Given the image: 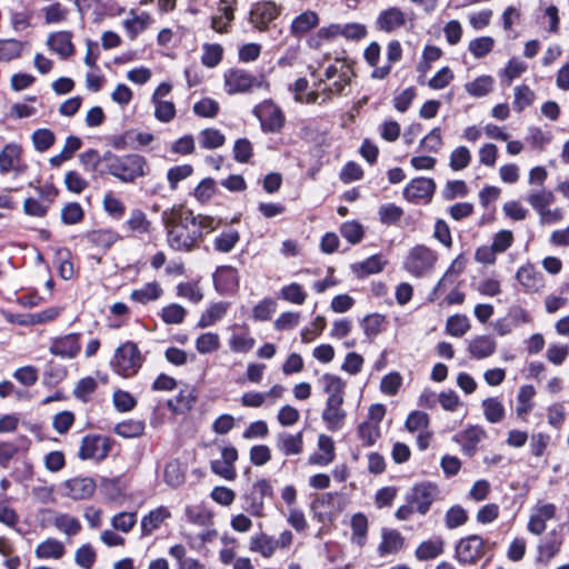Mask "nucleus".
Returning a JSON list of instances; mask_svg holds the SVG:
<instances>
[{"label": "nucleus", "instance_id": "nucleus-11", "mask_svg": "<svg viewBox=\"0 0 569 569\" xmlns=\"http://www.w3.org/2000/svg\"><path fill=\"white\" fill-rule=\"evenodd\" d=\"M281 8L273 1H261L252 6L249 13L250 23L263 30L267 26L280 14Z\"/></svg>", "mask_w": 569, "mask_h": 569}, {"label": "nucleus", "instance_id": "nucleus-49", "mask_svg": "<svg viewBox=\"0 0 569 569\" xmlns=\"http://www.w3.org/2000/svg\"><path fill=\"white\" fill-rule=\"evenodd\" d=\"M240 234L237 230L230 229L221 232L213 241L214 249L219 252H230L239 242Z\"/></svg>", "mask_w": 569, "mask_h": 569}, {"label": "nucleus", "instance_id": "nucleus-31", "mask_svg": "<svg viewBox=\"0 0 569 569\" xmlns=\"http://www.w3.org/2000/svg\"><path fill=\"white\" fill-rule=\"evenodd\" d=\"M171 517L170 511L167 507H158L151 510L147 516H144L141 520V531L142 536H148L154 530H157L164 520Z\"/></svg>", "mask_w": 569, "mask_h": 569}, {"label": "nucleus", "instance_id": "nucleus-60", "mask_svg": "<svg viewBox=\"0 0 569 569\" xmlns=\"http://www.w3.org/2000/svg\"><path fill=\"white\" fill-rule=\"evenodd\" d=\"M280 298L293 305H303L307 293L299 283L292 282L281 288Z\"/></svg>", "mask_w": 569, "mask_h": 569}, {"label": "nucleus", "instance_id": "nucleus-40", "mask_svg": "<svg viewBox=\"0 0 569 569\" xmlns=\"http://www.w3.org/2000/svg\"><path fill=\"white\" fill-rule=\"evenodd\" d=\"M483 415L490 423H499L503 420L506 409L498 398H487L482 401Z\"/></svg>", "mask_w": 569, "mask_h": 569}, {"label": "nucleus", "instance_id": "nucleus-63", "mask_svg": "<svg viewBox=\"0 0 569 569\" xmlns=\"http://www.w3.org/2000/svg\"><path fill=\"white\" fill-rule=\"evenodd\" d=\"M83 217V209L78 202H68L61 209V221L64 224H77L82 221Z\"/></svg>", "mask_w": 569, "mask_h": 569}, {"label": "nucleus", "instance_id": "nucleus-42", "mask_svg": "<svg viewBox=\"0 0 569 569\" xmlns=\"http://www.w3.org/2000/svg\"><path fill=\"white\" fill-rule=\"evenodd\" d=\"M442 551L443 540L441 538H436L421 542L416 550V557L422 561L429 560L438 557Z\"/></svg>", "mask_w": 569, "mask_h": 569}, {"label": "nucleus", "instance_id": "nucleus-8", "mask_svg": "<svg viewBox=\"0 0 569 569\" xmlns=\"http://www.w3.org/2000/svg\"><path fill=\"white\" fill-rule=\"evenodd\" d=\"M486 553V541L477 535L461 539L456 547V555L460 562L473 563Z\"/></svg>", "mask_w": 569, "mask_h": 569}, {"label": "nucleus", "instance_id": "nucleus-12", "mask_svg": "<svg viewBox=\"0 0 569 569\" xmlns=\"http://www.w3.org/2000/svg\"><path fill=\"white\" fill-rule=\"evenodd\" d=\"M438 495V488L431 483H420L412 488L407 496V501L416 507L421 515L427 513Z\"/></svg>", "mask_w": 569, "mask_h": 569}, {"label": "nucleus", "instance_id": "nucleus-54", "mask_svg": "<svg viewBox=\"0 0 569 569\" xmlns=\"http://www.w3.org/2000/svg\"><path fill=\"white\" fill-rule=\"evenodd\" d=\"M495 47V39L491 37H479L476 39H472L468 43V50L471 52V54L477 58H483L487 54H489Z\"/></svg>", "mask_w": 569, "mask_h": 569}, {"label": "nucleus", "instance_id": "nucleus-46", "mask_svg": "<svg viewBox=\"0 0 569 569\" xmlns=\"http://www.w3.org/2000/svg\"><path fill=\"white\" fill-rule=\"evenodd\" d=\"M129 230L140 234L148 233L151 229V221L148 220L146 213L140 209L130 212V217L126 222Z\"/></svg>", "mask_w": 569, "mask_h": 569}, {"label": "nucleus", "instance_id": "nucleus-5", "mask_svg": "<svg viewBox=\"0 0 569 569\" xmlns=\"http://www.w3.org/2000/svg\"><path fill=\"white\" fill-rule=\"evenodd\" d=\"M293 535L289 530L282 531L278 538L260 533L250 539V550L260 553L264 558H270L277 549H287L291 546Z\"/></svg>", "mask_w": 569, "mask_h": 569}, {"label": "nucleus", "instance_id": "nucleus-47", "mask_svg": "<svg viewBox=\"0 0 569 569\" xmlns=\"http://www.w3.org/2000/svg\"><path fill=\"white\" fill-rule=\"evenodd\" d=\"M199 143L203 149H217L221 146H223L226 138L218 130L213 128H208L202 130L199 136Z\"/></svg>", "mask_w": 569, "mask_h": 569}, {"label": "nucleus", "instance_id": "nucleus-26", "mask_svg": "<svg viewBox=\"0 0 569 569\" xmlns=\"http://www.w3.org/2000/svg\"><path fill=\"white\" fill-rule=\"evenodd\" d=\"M214 284L221 292H232L238 287V272L233 267H219L213 276Z\"/></svg>", "mask_w": 569, "mask_h": 569}, {"label": "nucleus", "instance_id": "nucleus-37", "mask_svg": "<svg viewBox=\"0 0 569 569\" xmlns=\"http://www.w3.org/2000/svg\"><path fill=\"white\" fill-rule=\"evenodd\" d=\"M162 295V289L157 282H148L139 289L131 291V300L139 303H148L150 301L158 300Z\"/></svg>", "mask_w": 569, "mask_h": 569}, {"label": "nucleus", "instance_id": "nucleus-10", "mask_svg": "<svg viewBox=\"0 0 569 569\" xmlns=\"http://www.w3.org/2000/svg\"><path fill=\"white\" fill-rule=\"evenodd\" d=\"M96 487V481L90 477H74L66 480L61 489L63 496L72 500H84L93 495Z\"/></svg>", "mask_w": 569, "mask_h": 569}, {"label": "nucleus", "instance_id": "nucleus-6", "mask_svg": "<svg viewBox=\"0 0 569 569\" xmlns=\"http://www.w3.org/2000/svg\"><path fill=\"white\" fill-rule=\"evenodd\" d=\"M23 149L19 143L9 142L0 151V174L12 173L14 177L23 174L28 166L22 157Z\"/></svg>", "mask_w": 569, "mask_h": 569}, {"label": "nucleus", "instance_id": "nucleus-15", "mask_svg": "<svg viewBox=\"0 0 569 569\" xmlns=\"http://www.w3.org/2000/svg\"><path fill=\"white\" fill-rule=\"evenodd\" d=\"M557 507L553 503H538L532 508L528 530L536 536L541 535L547 528V521L556 517Z\"/></svg>", "mask_w": 569, "mask_h": 569}, {"label": "nucleus", "instance_id": "nucleus-50", "mask_svg": "<svg viewBox=\"0 0 569 569\" xmlns=\"http://www.w3.org/2000/svg\"><path fill=\"white\" fill-rule=\"evenodd\" d=\"M446 329L450 336L460 338L470 329L469 319L465 315L451 316L447 319Z\"/></svg>", "mask_w": 569, "mask_h": 569}, {"label": "nucleus", "instance_id": "nucleus-9", "mask_svg": "<svg viewBox=\"0 0 569 569\" xmlns=\"http://www.w3.org/2000/svg\"><path fill=\"white\" fill-rule=\"evenodd\" d=\"M261 122L263 131L277 132L284 123V116L281 109L272 101H264L254 110Z\"/></svg>", "mask_w": 569, "mask_h": 569}, {"label": "nucleus", "instance_id": "nucleus-7", "mask_svg": "<svg viewBox=\"0 0 569 569\" xmlns=\"http://www.w3.org/2000/svg\"><path fill=\"white\" fill-rule=\"evenodd\" d=\"M262 84V80L242 69H230L224 73V91L228 94L246 93Z\"/></svg>", "mask_w": 569, "mask_h": 569}, {"label": "nucleus", "instance_id": "nucleus-56", "mask_svg": "<svg viewBox=\"0 0 569 569\" xmlns=\"http://www.w3.org/2000/svg\"><path fill=\"white\" fill-rule=\"evenodd\" d=\"M358 437L365 447L375 445L380 438L379 426L368 421L361 422L358 427Z\"/></svg>", "mask_w": 569, "mask_h": 569}, {"label": "nucleus", "instance_id": "nucleus-39", "mask_svg": "<svg viewBox=\"0 0 569 569\" xmlns=\"http://www.w3.org/2000/svg\"><path fill=\"white\" fill-rule=\"evenodd\" d=\"M81 144L82 142L78 137H68L62 150L49 159L50 164L52 167H60L64 161L72 158L73 153L81 148Z\"/></svg>", "mask_w": 569, "mask_h": 569}, {"label": "nucleus", "instance_id": "nucleus-59", "mask_svg": "<svg viewBox=\"0 0 569 569\" xmlns=\"http://www.w3.org/2000/svg\"><path fill=\"white\" fill-rule=\"evenodd\" d=\"M535 92L526 84L515 88L513 108L517 112L523 111L535 101Z\"/></svg>", "mask_w": 569, "mask_h": 569}, {"label": "nucleus", "instance_id": "nucleus-19", "mask_svg": "<svg viewBox=\"0 0 569 569\" xmlns=\"http://www.w3.org/2000/svg\"><path fill=\"white\" fill-rule=\"evenodd\" d=\"M466 268V259L462 256H458L450 264L448 270L437 282L436 287L429 295L428 300L435 301L438 297V292L445 290L448 286H451L456 279L462 273Z\"/></svg>", "mask_w": 569, "mask_h": 569}, {"label": "nucleus", "instance_id": "nucleus-32", "mask_svg": "<svg viewBox=\"0 0 569 569\" xmlns=\"http://www.w3.org/2000/svg\"><path fill=\"white\" fill-rule=\"evenodd\" d=\"M252 495H259V498H253L249 512L256 517H262L263 515V498L272 496V487L266 479H260L253 485Z\"/></svg>", "mask_w": 569, "mask_h": 569}, {"label": "nucleus", "instance_id": "nucleus-28", "mask_svg": "<svg viewBox=\"0 0 569 569\" xmlns=\"http://www.w3.org/2000/svg\"><path fill=\"white\" fill-rule=\"evenodd\" d=\"M66 553L64 545L54 538H48L40 542L34 550V555L38 559H53L59 560Z\"/></svg>", "mask_w": 569, "mask_h": 569}, {"label": "nucleus", "instance_id": "nucleus-52", "mask_svg": "<svg viewBox=\"0 0 569 569\" xmlns=\"http://www.w3.org/2000/svg\"><path fill=\"white\" fill-rule=\"evenodd\" d=\"M471 161V152L465 146H459L455 148L449 157V167L453 171H460L466 169Z\"/></svg>", "mask_w": 569, "mask_h": 569}, {"label": "nucleus", "instance_id": "nucleus-58", "mask_svg": "<svg viewBox=\"0 0 569 569\" xmlns=\"http://www.w3.org/2000/svg\"><path fill=\"white\" fill-rule=\"evenodd\" d=\"M144 431V423L140 420H127L114 427V432L122 438L139 437Z\"/></svg>", "mask_w": 569, "mask_h": 569}, {"label": "nucleus", "instance_id": "nucleus-24", "mask_svg": "<svg viewBox=\"0 0 569 569\" xmlns=\"http://www.w3.org/2000/svg\"><path fill=\"white\" fill-rule=\"evenodd\" d=\"M403 542L405 539L398 530L385 528L381 531V542L378 547V552L381 557L397 553L402 549Z\"/></svg>", "mask_w": 569, "mask_h": 569}, {"label": "nucleus", "instance_id": "nucleus-55", "mask_svg": "<svg viewBox=\"0 0 569 569\" xmlns=\"http://www.w3.org/2000/svg\"><path fill=\"white\" fill-rule=\"evenodd\" d=\"M203 53L201 57V62L203 66L208 68L217 67L222 60L223 48L218 43H206L202 47Z\"/></svg>", "mask_w": 569, "mask_h": 569}, {"label": "nucleus", "instance_id": "nucleus-36", "mask_svg": "<svg viewBox=\"0 0 569 569\" xmlns=\"http://www.w3.org/2000/svg\"><path fill=\"white\" fill-rule=\"evenodd\" d=\"M254 343L256 340L248 330L233 332L228 340L229 348L234 353H246L253 349Z\"/></svg>", "mask_w": 569, "mask_h": 569}, {"label": "nucleus", "instance_id": "nucleus-38", "mask_svg": "<svg viewBox=\"0 0 569 569\" xmlns=\"http://www.w3.org/2000/svg\"><path fill=\"white\" fill-rule=\"evenodd\" d=\"M495 80L491 76H480L465 84L466 91L476 98L488 96L493 89Z\"/></svg>", "mask_w": 569, "mask_h": 569}, {"label": "nucleus", "instance_id": "nucleus-18", "mask_svg": "<svg viewBox=\"0 0 569 569\" xmlns=\"http://www.w3.org/2000/svg\"><path fill=\"white\" fill-rule=\"evenodd\" d=\"M47 46L62 60L70 58L74 53L72 33L70 31H58L50 33L47 39Z\"/></svg>", "mask_w": 569, "mask_h": 569}, {"label": "nucleus", "instance_id": "nucleus-25", "mask_svg": "<svg viewBox=\"0 0 569 569\" xmlns=\"http://www.w3.org/2000/svg\"><path fill=\"white\" fill-rule=\"evenodd\" d=\"M406 21L405 12L397 7H391L382 11L378 17L379 28L387 32H392L403 27Z\"/></svg>", "mask_w": 569, "mask_h": 569}, {"label": "nucleus", "instance_id": "nucleus-22", "mask_svg": "<svg viewBox=\"0 0 569 569\" xmlns=\"http://www.w3.org/2000/svg\"><path fill=\"white\" fill-rule=\"evenodd\" d=\"M79 335L70 333L59 339H56L51 347V353L62 358H73L80 351Z\"/></svg>", "mask_w": 569, "mask_h": 569}, {"label": "nucleus", "instance_id": "nucleus-33", "mask_svg": "<svg viewBox=\"0 0 569 569\" xmlns=\"http://www.w3.org/2000/svg\"><path fill=\"white\" fill-rule=\"evenodd\" d=\"M555 199L553 192L545 187L531 190L526 196V201L537 213L553 203Z\"/></svg>", "mask_w": 569, "mask_h": 569}, {"label": "nucleus", "instance_id": "nucleus-44", "mask_svg": "<svg viewBox=\"0 0 569 569\" xmlns=\"http://www.w3.org/2000/svg\"><path fill=\"white\" fill-rule=\"evenodd\" d=\"M352 537L356 545L362 547L366 543L368 532V519L363 513H355L351 518Z\"/></svg>", "mask_w": 569, "mask_h": 569}, {"label": "nucleus", "instance_id": "nucleus-1", "mask_svg": "<svg viewBox=\"0 0 569 569\" xmlns=\"http://www.w3.org/2000/svg\"><path fill=\"white\" fill-rule=\"evenodd\" d=\"M167 243L176 251L189 252L199 247L204 234L214 231L220 221L211 216L194 214L183 206H173L161 213Z\"/></svg>", "mask_w": 569, "mask_h": 569}, {"label": "nucleus", "instance_id": "nucleus-41", "mask_svg": "<svg viewBox=\"0 0 569 569\" xmlns=\"http://www.w3.org/2000/svg\"><path fill=\"white\" fill-rule=\"evenodd\" d=\"M229 305L226 302H218L210 306L198 321L199 328H207L213 326L217 321L221 320L227 313Z\"/></svg>", "mask_w": 569, "mask_h": 569}, {"label": "nucleus", "instance_id": "nucleus-61", "mask_svg": "<svg viewBox=\"0 0 569 569\" xmlns=\"http://www.w3.org/2000/svg\"><path fill=\"white\" fill-rule=\"evenodd\" d=\"M220 347V338L217 333L206 332L196 340V349L199 353L206 355L218 350Z\"/></svg>", "mask_w": 569, "mask_h": 569}, {"label": "nucleus", "instance_id": "nucleus-14", "mask_svg": "<svg viewBox=\"0 0 569 569\" xmlns=\"http://www.w3.org/2000/svg\"><path fill=\"white\" fill-rule=\"evenodd\" d=\"M109 449L104 438L99 436H86L81 440L78 457L81 460H102L108 456Z\"/></svg>", "mask_w": 569, "mask_h": 569}, {"label": "nucleus", "instance_id": "nucleus-27", "mask_svg": "<svg viewBox=\"0 0 569 569\" xmlns=\"http://www.w3.org/2000/svg\"><path fill=\"white\" fill-rule=\"evenodd\" d=\"M401 57L402 49L400 42L398 40L390 41L387 47L388 63L382 67L373 69V71L371 72V78L378 80L387 78L391 72L392 63L400 61Z\"/></svg>", "mask_w": 569, "mask_h": 569}, {"label": "nucleus", "instance_id": "nucleus-30", "mask_svg": "<svg viewBox=\"0 0 569 569\" xmlns=\"http://www.w3.org/2000/svg\"><path fill=\"white\" fill-rule=\"evenodd\" d=\"M536 389L531 385L521 386L517 395L516 415L519 419L526 420L533 409V397Z\"/></svg>", "mask_w": 569, "mask_h": 569}, {"label": "nucleus", "instance_id": "nucleus-17", "mask_svg": "<svg viewBox=\"0 0 569 569\" xmlns=\"http://www.w3.org/2000/svg\"><path fill=\"white\" fill-rule=\"evenodd\" d=\"M517 281L527 292H539L545 286V277L532 264H526L518 269L516 273Z\"/></svg>", "mask_w": 569, "mask_h": 569}, {"label": "nucleus", "instance_id": "nucleus-20", "mask_svg": "<svg viewBox=\"0 0 569 569\" xmlns=\"http://www.w3.org/2000/svg\"><path fill=\"white\" fill-rule=\"evenodd\" d=\"M319 381L327 395L326 401H345L347 382L342 378L333 373H323Z\"/></svg>", "mask_w": 569, "mask_h": 569}, {"label": "nucleus", "instance_id": "nucleus-3", "mask_svg": "<svg viewBox=\"0 0 569 569\" xmlns=\"http://www.w3.org/2000/svg\"><path fill=\"white\" fill-rule=\"evenodd\" d=\"M438 261L437 253L427 246L417 244L406 254L402 267L415 278L429 276Z\"/></svg>", "mask_w": 569, "mask_h": 569}, {"label": "nucleus", "instance_id": "nucleus-51", "mask_svg": "<svg viewBox=\"0 0 569 569\" xmlns=\"http://www.w3.org/2000/svg\"><path fill=\"white\" fill-rule=\"evenodd\" d=\"M154 107V118L162 122L169 123L176 117V106L170 100H153L151 101Z\"/></svg>", "mask_w": 569, "mask_h": 569}, {"label": "nucleus", "instance_id": "nucleus-64", "mask_svg": "<svg viewBox=\"0 0 569 569\" xmlns=\"http://www.w3.org/2000/svg\"><path fill=\"white\" fill-rule=\"evenodd\" d=\"M385 323V317L379 313L368 315L363 318L361 327L365 335L372 339L377 337L382 329Z\"/></svg>", "mask_w": 569, "mask_h": 569}, {"label": "nucleus", "instance_id": "nucleus-29", "mask_svg": "<svg viewBox=\"0 0 569 569\" xmlns=\"http://www.w3.org/2000/svg\"><path fill=\"white\" fill-rule=\"evenodd\" d=\"M319 24V17L315 11L307 10L297 16L290 26V32L295 37H301Z\"/></svg>", "mask_w": 569, "mask_h": 569}, {"label": "nucleus", "instance_id": "nucleus-2", "mask_svg": "<svg viewBox=\"0 0 569 569\" xmlns=\"http://www.w3.org/2000/svg\"><path fill=\"white\" fill-rule=\"evenodd\" d=\"M109 174L121 182L131 183L146 174L147 160L137 153L118 156L106 152L102 158Z\"/></svg>", "mask_w": 569, "mask_h": 569}, {"label": "nucleus", "instance_id": "nucleus-34", "mask_svg": "<svg viewBox=\"0 0 569 569\" xmlns=\"http://www.w3.org/2000/svg\"><path fill=\"white\" fill-rule=\"evenodd\" d=\"M387 261L380 254H375L366 259L365 261L355 263L352 270L359 277H366L373 273H379L383 270Z\"/></svg>", "mask_w": 569, "mask_h": 569}, {"label": "nucleus", "instance_id": "nucleus-16", "mask_svg": "<svg viewBox=\"0 0 569 569\" xmlns=\"http://www.w3.org/2000/svg\"><path fill=\"white\" fill-rule=\"evenodd\" d=\"M343 403L345 401H326L321 418L329 431L336 432L343 428L347 418Z\"/></svg>", "mask_w": 569, "mask_h": 569}, {"label": "nucleus", "instance_id": "nucleus-13", "mask_svg": "<svg viewBox=\"0 0 569 569\" xmlns=\"http://www.w3.org/2000/svg\"><path fill=\"white\" fill-rule=\"evenodd\" d=\"M436 183L431 178H415L403 190V196L408 201L421 202L429 201L435 192Z\"/></svg>", "mask_w": 569, "mask_h": 569}, {"label": "nucleus", "instance_id": "nucleus-35", "mask_svg": "<svg viewBox=\"0 0 569 569\" xmlns=\"http://www.w3.org/2000/svg\"><path fill=\"white\" fill-rule=\"evenodd\" d=\"M196 398L194 390L187 387L180 390L174 400L168 401V407L174 413H184L192 408Z\"/></svg>", "mask_w": 569, "mask_h": 569}, {"label": "nucleus", "instance_id": "nucleus-57", "mask_svg": "<svg viewBox=\"0 0 569 569\" xmlns=\"http://www.w3.org/2000/svg\"><path fill=\"white\" fill-rule=\"evenodd\" d=\"M120 239L119 234L110 229H100L90 232L89 240L97 247L110 248Z\"/></svg>", "mask_w": 569, "mask_h": 569}, {"label": "nucleus", "instance_id": "nucleus-45", "mask_svg": "<svg viewBox=\"0 0 569 569\" xmlns=\"http://www.w3.org/2000/svg\"><path fill=\"white\" fill-rule=\"evenodd\" d=\"M54 527L68 536H74L81 530L79 520L67 513H54L52 518Z\"/></svg>", "mask_w": 569, "mask_h": 569}, {"label": "nucleus", "instance_id": "nucleus-43", "mask_svg": "<svg viewBox=\"0 0 569 569\" xmlns=\"http://www.w3.org/2000/svg\"><path fill=\"white\" fill-rule=\"evenodd\" d=\"M24 43L17 39L0 40V62H10L21 57Z\"/></svg>", "mask_w": 569, "mask_h": 569}, {"label": "nucleus", "instance_id": "nucleus-48", "mask_svg": "<svg viewBox=\"0 0 569 569\" xmlns=\"http://www.w3.org/2000/svg\"><path fill=\"white\" fill-rule=\"evenodd\" d=\"M234 19V11L224 8L217 7V13L211 17V28L220 33L227 32L228 27Z\"/></svg>", "mask_w": 569, "mask_h": 569}, {"label": "nucleus", "instance_id": "nucleus-21", "mask_svg": "<svg viewBox=\"0 0 569 569\" xmlns=\"http://www.w3.org/2000/svg\"><path fill=\"white\" fill-rule=\"evenodd\" d=\"M497 350L496 340L488 335H481L472 338L468 346L470 356L481 360L492 356Z\"/></svg>", "mask_w": 569, "mask_h": 569}, {"label": "nucleus", "instance_id": "nucleus-4", "mask_svg": "<svg viewBox=\"0 0 569 569\" xmlns=\"http://www.w3.org/2000/svg\"><path fill=\"white\" fill-rule=\"evenodd\" d=\"M142 356L138 346L127 341L114 351L111 366L118 375L129 378L134 376L142 366Z\"/></svg>", "mask_w": 569, "mask_h": 569}, {"label": "nucleus", "instance_id": "nucleus-53", "mask_svg": "<svg viewBox=\"0 0 569 569\" xmlns=\"http://www.w3.org/2000/svg\"><path fill=\"white\" fill-rule=\"evenodd\" d=\"M103 210L113 219H121L126 212L124 203L111 191L106 192L102 200Z\"/></svg>", "mask_w": 569, "mask_h": 569}, {"label": "nucleus", "instance_id": "nucleus-62", "mask_svg": "<svg viewBox=\"0 0 569 569\" xmlns=\"http://www.w3.org/2000/svg\"><path fill=\"white\" fill-rule=\"evenodd\" d=\"M96 560V550L89 543L82 545L74 552V562L83 569H91Z\"/></svg>", "mask_w": 569, "mask_h": 569}, {"label": "nucleus", "instance_id": "nucleus-23", "mask_svg": "<svg viewBox=\"0 0 569 569\" xmlns=\"http://www.w3.org/2000/svg\"><path fill=\"white\" fill-rule=\"evenodd\" d=\"M277 449L284 456L300 455L303 450V436L302 432L295 435L289 432H281L277 437Z\"/></svg>", "mask_w": 569, "mask_h": 569}]
</instances>
